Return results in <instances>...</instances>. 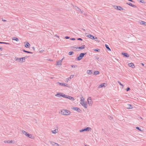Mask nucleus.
I'll use <instances>...</instances> for the list:
<instances>
[{
  "label": "nucleus",
  "mask_w": 146,
  "mask_h": 146,
  "mask_svg": "<svg viewBox=\"0 0 146 146\" xmlns=\"http://www.w3.org/2000/svg\"><path fill=\"white\" fill-rule=\"evenodd\" d=\"M59 113L63 115H68L70 114V112L69 110L63 109L61 110Z\"/></svg>",
  "instance_id": "1"
},
{
  "label": "nucleus",
  "mask_w": 146,
  "mask_h": 146,
  "mask_svg": "<svg viewBox=\"0 0 146 146\" xmlns=\"http://www.w3.org/2000/svg\"><path fill=\"white\" fill-rule=\"evenodd\" d=\"M22 133L25 134L26 136L28 137L29 138L31 139H34V137H33L32 135L31 134H30L28 133L27 132H26L24 130L22 131Z\"/></svg>",
  "instance_id": "2"
},
{
  "label": "nucleus",
  "mask_w": 146,
  "mask_h": 146,
  "mask_svg": "<svg viewBox=\"0 0 146 146\" xmlns=\"http://www.w3.org/2000/svg\"><path fill=\"white\" fill-rule=\"evenodd\" d=\"M81 102H80V104L84 107L86 108H87V105L85 103L84 101V98H83V97H82L81 98Z\"/></svg>",
  "instance_id": "3"
},
{
  "label": "nucleus",
  "mask_w": 146,
  "mask_h": 146,
  "mask_svg": "<svg viewBox=\"0 0 146 146\" xmlns=\"http://www.w3.org/2000/svg\"><path fill=\"white\" fill-rule=\"evenodd\" d=\"M86 53H81L79 56L77 57V59L78 60H80L81 59H82V58L84 56V55H86Z\"/></svg>",
  "instance_id": "4"
},
{
  "label": "nucleus",
  "mask_w": 146,
  "mask_h": 146,
  "mask_svg": "<svg viewBox=\"0 0 146 146\" xmlns=\"http://www.w3.org/2000/svg\"><path fill=\"white\" fill-rule=\"evenodd\" d=\"M55 96L58 97H63L65 98V95L61 93H58L55 95Z\"/></svg>",
  "instance_id": "5"
},
{
  "label": "nucleus",
  "mask_w": 146,
  "mask_h": 146,
  "mask_svg": "<svg viewBox=\"0 0 146 146\" xmlns=\"http://www.w3.org/2000/svg\"><path fill=\"white\" fill-rule=\"evenodd\" d=\"M75 9L76 11H78L80 13L83 14H85L84 12L83 11L81 10V9L75 6Z\"/></svg>",
  "instance_id": "6"
},
{
  "label": "nucleus",
  "mask_w": 146,
  "mask_h": 146,
  "mask_svg": "<svg viewBox=\"0 0 146 146\" xmlns=\"http://www.w3.org/2000/svg\"><path fill=\"white\" fill-rule=\"evenodd\" d=\"M88 102L89 106H92L93 104V102L92 101L91 98L89 97L87 99Z\"/></svg>",
  "instance_id": "7"
},
{
  "label": "nucleus",
  "mask_w": 146,
  "mask_h": 146,
  "mask_svg": "<svg viewBox=\"0 0 146 146\" xmlns=\"http://www.w3.org/2000/svg\"><path fill=\"white\" fill-rule=\"evenodd\" d=\"M65 98H67V99H68L72 101H74L75 100L74 98H73V97H72L70 96L66 95H65Z\"/></svg>",
  "instance_id": "8"
},
{
  "label": "nucleus",
  "mask_w": 146,
  "mask_h": 146,
  "mask_svg": "<svg viewBox=\"0 0 146 146\" xmlns=\"http://www.w3.org/2000/svg\"><path fill=\"white\" fill-rule=\"evenodd\" d=\"M57 83L59 85H60L61 86H66L67 87H69V86L67 84H64V83H60V82H58Z\"/></svg>",
  "instance_id": "9"
},
{
  "label": "nucleus",
  "mask_w": 146,
  "mask_h": 146,
  "mask_svg": "<svg viewBox=\"0 0 146 146\" xmlns=\"http://www.w3.org/2000/svg\"><path fill=\"white\" fill-rule=\"evenodd\" d=\"M50 143L53 146H59V145L56 143L51 141H50Z\"/></svg>",
  "instance_id": "10"
},
{
  "label": "nucleus",
  "mask_w": 146,
  "mask_h": 146,
  "mask_svg": "<svg viewBox=\"0 0 146 146\" xmlns=\"http://www.w3.org/2000/svg\"><path fill=\"white\" fill-rule=\"evenodd\" d=\"M63 58L60 60L57 61V64H56V65H57V66L59 65H62V60H63Z\"/></svg>",
  "instance_id": "11"
},
{
  "label": "nucleus",
  "mask_w": 146,
  "mask_h": 146,
  "mask_svg": "<svg viewBox=\"0 0 146 146\" xmlns=\"http://www.w3.org/2000/svg\"><path fill=\"white\" fill-rule=\"evenodd\" d=\"M72 109L74 110H76L78 112L80 113L81 110L78 108H73Z\"/></svg>",
  "instance_id": "12"
},
{
  "label": "nucleus",
  "mask_w": 146,
  "mask_h": 146,
  "mask_svg": "<svg viewBox=\"0 0 146 146\" xmlns=\"http://www.w3.org/2000/svg\"><path fill=\"white\" fill-rule=\"evenodd\" d=\"M115 9H116L118 10H122V8L120 7L117 6H114Z\"/></svg>",
  "instance_id": "13"
},
{
  "label": "nucleus",
  "mask_w": 146,
  "mask_h": 146,
  "mask_svg": "<svg viewBox=\"0 0 146 146\" xmlns=\"http://www.w3.org/2000/svg\"><path fill=\"white\" fill-rule=\"evenodd\" d=\"M58 127H57L56 128V129L54 130H52L51 131L52 133H57V132H58Z\"/></svg>",
  "instance_id": "14"
},
{
  "label": "nucleus",
  "mask_w": 146,
  "mask_h": 146,
  "mask_svg": "<svg viewBox=\"0 0 146 146\" xmlns=\"http://www.w3.org/2000/svg\"><path fill=\"white\" fill-rule=\"evenodd\" d=\"M22 58H19L16 57L15 58V60L16 61H18V62H22Z\"/></svg>",
  "instance_id": "15"
},
{
  "label": "nucleus",
  "mask_w": 146,
  "mask_h": 146,
  "mask_svg": "<svg viewBox=\"0 0 146 146\" xmlns=\"http://www.w3.org/2000/svg\"><path fill=\"white\" fill-rule=\"evenodd\" d=\"M128 65L129 66L133 68H135V67L134 64L132 63H129Z\"/></svg>",
  "instance_id": "16"
},
{
  "label": "nucleus",
  "mask_w": 146,
  "mask_h": 146,
  "mask_svg": "<svg viewBox=\"0 0 146 146\" xmlns=\"http://www.w3.org/2000/svg\"><path fill=\"white\" fill-rule=\"evenodd\" d=\"M126 108L127 109H132V106L130 104H127L126 105Z\"/></svg>",
  "instance_id": "17"
},
{
  "label": "nucleus",
  "mask_w": 146,
  "mask_h": 146,
  "mask_svg": "<svg viewBox=\"0 0 146 146\" xmlns=\"http://www.w3.org/2000/svg\"><path fill=\"white\" fill-rule=\"evenodd\" d=\"M86 36L87 37H89L92 39H94V36L90 34H89V35H87Z\"/></svg>",
  "instance_id": "18"
},
{
  "label": "nucleus",
  "mask_w": 146,
  "mask_h": 146,
  "mask_svg": "<svg viewBox=\"0 0 146 146\" xmlns=\"http://www.w3.org/2000/svg\"><path fill=\"white\" fill-rule=\"evenodd\" d=\"M121 54L122 55L126 57H128L129 56V55L127 53L122 52Z\"/></svg>",
  "instance_id": "19"
},
{
  "label": "nucleus",
  "mask_w": 146,
  "mask_h": 146,
  "mask_svg": "<svg viewBox=\"0 0 146 146\" xmlns=\"http://www.w3.org/2000/svg\"><path fill=\"white\" fill-rule=\"evenodd\" d=\"M85 45H83L81 46L78 47L77 48H76V49H83L85 48Z\"/></svg>",
  "instance_id": "20"
},
{
  "label": "nucleus",
  "mask_w": 146,
  "mask_h": 146,
  "mask_svg": "<svg viewBox=\"0 0 146 146\" xmlns=\"http://www.w3.org/2000/svg\"><path fill=\"white\" fill-rule=\"evenodd\" d=\"M30 45L28 42H26V43L25 44V46L26 48H29L30 46Z\"/></svg>",
  "instance_id": "21"
},
{
  "label": "nucleus",
  "mask_w": 146,
  "mask_h": 146,
  "mask_svg": "<svg viewBox=\"0 0 146 146\" xmlns=\"http://www.w3.org/2000/svg\"><path fill=\"white\" fill-rule=\"evenodd\" d=\"M84 129V130L85 131H91V130L92 129L91 128H90V127H86Z\"/></svg>",
  "instance_id": "22"
},
{
  "label": "nucleus",
  "mask_w": 146,
  "mask_h": 146,
  "mask_svg": "<svg viewBox=\"0 0 146 146\" xmlns=\"http://www.w3.org/2000/svg\"><path fill=\"white\" fill-rule=\"evenodd\" d=\"M28 56H25L22 58V62H25V60L27 58Z\"/></svg>",
  "instance_id": "23"
},
{
  "label": "nucleus",
  "mask_w": 146,
  "mask_h": 146,
  "mask_svg": "<svg viewBox=\"0 0 146 146\" xmlns=\"http://www.w3.org/2000/svg\"><path fill=\"white\" fill-rule=\"evenodd\" d=\"M4 142L5 143H12L13 142L12 140L4 141Z\"/></svg>",
  "instance_id": "24"
},
{
  "label": "nucleus",
  "mask_w": 146,
  "mask_h": 146,
  "mask_svg": "<svg viewBox=\"0 0 146 146\" xmlns=\"http://www.w3.org/2000/svg\"><path fill=\"white\" fill-rule=\"evenodd\" d=\"M87 73L90 75H91L92 74V70H88L87 71Z\"/></svg>",
  "instance_id": "25"
},
{
  "label": "nucleus",
  "mask_w": 146,
  "mask_h": 146,
  "mask_svg": "<svg viewBox=\"0 0 146 146\" xmlns=\"http://www.w3.org/2000/svg\"><path fill=\"white\" fill-rule=\"evenodd\" d=\"M106 84V83H104V84H101L99 86V88H102L103 87H105V86L104 84Z\"/></svg>",
  "instance_id": "26"
},
{
  "label": "nucleus",
  "mask_w": 146,
  "mask_h": 146,
  "mask_svg": "<svg viewBox=\"0 0 146 146\" xmlns=\"http://www.w3.org/2000/svg\"><path fill=\"white\" fill-rule=\"evenodd\" d=\"M105 46L106 48L108 50H109V51L111 50V49L109 47V46L107 44H105Z\"/></svg>",
  "instance_id": "27"
},
{
  "label": "nucleus",
  "mask_w": 146,
  "mask_h": 146,
  "mask_svg": "<svg viewBox=\"0 0 146 146\" xmlns=\"http://www.w3.org/2000/svg\"><path fill=\"white\" fill-rule=\"evenodd\" d=\"M94 58L96 60H98L99 61H102L101 59H99V57L97 56H94Z\"/></svg>",
  "instance_id": "28"
},
{
  "label": "nucleus",
  "mask_w": 146,
  "mask_h": 146,
  "mask_svg": "<svg viewBox=\"0 0 146 146\" xmlns=\"http://www.w3.org/2000/svg\"><path fill=\"white\" fill-rule=\"evenodd\" d=\"M23 51L24 52H27V53H31V54H32L33 53L32 52H30V51H27L26 50H25L24 49L23 50Z\"/></svg>",
  "instance_id": "29"
},
{
  "label": "nucleus",
  "mask_w": 146,
  "mask_h": 146,
  "mask_svg": "<svg viewBox=\"0 0 146 146\" xmlns=\"http://www.w3.org/2000/svg\"><path fill=\"white\" fill-rule=\"evenodd\" d=\"M141 24L142 25H146V22H145L143 21H141V22H140Z\"/></svg>",
  "instance_id": "30"
},
{
  "label": "nucleus",
  "mask_w": 146,
  "mask_h": 146,
  "mask_svg": "<svg viewBox=\"0 0 146 146\" xmlns=\"http://www.w3.org/2000/svg\"><path fill=\"white\" fill-rule=\"evenodd\" d=\"M99 72L97 71H94V74L95 75H96L99 74Z\"/></svg>",
  "instance_id": "31"
},
{
  "label": "nucleus",
  "mask_w": 146,
  "mask_h": 146,
  "mask_svg": "<svg viewBox=\"0 0 146 146\" xmlns=\"http://www.w3.org/2000/svg\"><path fill=\"white\" fill-rule=\"evenodd\" d=\"M12 40H15L16 41H18L19 40L16 37H13L12 39Z\"/></svg>",
  "instance_id": "32"
},
{
  "label": "nucleus",
  "mask_w": 146,
  "mask_h": 146,
  "mask_svg": "<svg viewBox=\"0 0 146 146\" xmlns=\"http://www.w3.org/2000/svg\"><path fill=\"white\" fill-rule=\"evenodd\" d=\"M74 54V52L73 51H70L68 52V55H72Z\"/></svg>",
  "instance_id": "33"
},
{
  "label": "nucleus",
  "mask_w": 146,
  "mask_h": 146,
  "mask_svg": "<svg viewBox=\"0 0 146 146\" xmlns=\"http://www.w3.org/2000/svg\"><path fill=\"white\" fill-rule=\"evenodd\" d=\"M94 40L97 42H99L100 41V40H98V39L96 37L94 38Z\"/></svg>",
  "instance_id": "34"
},
{
  "label": "nucleus",
  "mask_w": 146,
  "mask_h": 146,
  "mask_svg": "<svg viewBox=\"0 0 146 146\" xmlns=\"http://www.w3.org/2000/svg\"><path fill=\"white\" fill-rule=\"evenodd\" d=\"M118 82L119 83V84L121 85V86H122V88H123V87H124V86L121 84V82H120L119 81H118Z\"/></svg>",
  "instance_id": "35"
},
{
  "label": "nucleus",
  "mask_w": 146,
  "mask_h": 146,
  "mask_svg": "<svg viewBox=\"0 0 146 146\" xmlns=\"http://www.w3.org/2000/svg\"><path fill=\"white\" fill-rule=\"evenodd\" d=\"M0 44H9V43H7L6 42H0Z\"/></svg>",
  "instance_id": "36"
},
{
  "label": "nucleus",
  "mask_w": 146,
  "mask_h": 146,
  "mask_svg": "<svg viewBox=\"0 0 146 146\" xmlns=\"http://www.w3.org/2000/svg\"><path fill=\"white\" fill-rule=\"evenodd\" d=\"M94 51H97V52H99L100 51V49H94Z\"/></svg>",
  "instance_id": "37"
},
{
  "label": "nucleus",
  "mask_w": 146,
  "mask_h": 146,
  "mask_svg": "<svg viewBox=\"0 0 146 146\" xmlns=\"http://www.w3.org/2000/svg\"><path fill=\"white\" fill-rule=\"evenodd\" d=\"M130 90V88L129 87H127V88L126 89V90L128 92Z\"/></svg>",
  "instance_id": "38"
},
{
  "label": "nucleus",
  "mask_w": 146,
  "mask_h": 146,
  "mask_svg": "<svg viewBox=\"0 0 146 146\" xmlns=\"http://www.w3.org/2000/svg\"><path fill=\"white\" fill-rule=\"evenodd\" d=\"M136 128L137 129L139 130L140 131H141V129L138 127H136Z\"/></svg>",
  "instance_id": "39"
},
{
  "label": "nucleus",
  "mask_w": 146,
  "mask_h": 146,
  "mask_svg": "<svg viewBox=\"0 0 146 146\" xmlns=\"http://www.w3.org/2000/svg\"><path fill=\"white\" fill-rule=\"evenodd\" d=\"M127 4L128 5H129L131 6V5H132V3H127Z\"/></svg>",
  "instance_id": "40"
},
{
  "label": "nucleus",
  "mask_w": 146,
  "mask_h": 146,
  "mask_svg": "<svg viewBox=\"0 0 146 146\" xmlns=\"http://www.w3.org/2000/svg\"><path fill=\"white\" fill-rule=\"evenodd\" d=\"M140 2L143 3H145V1L143 0H140Z\"/></svg>",
  "instance_id": "41"
},
{
  "label": "nucleus",
  "mask_w": 146,
  "mask_h": 146,
  "mask_svg": "<svg viewBox=\"0 0 146 146\" xmlns=\"http://www.w3.org/2000/svg\"><path fill=\"white\" fill-rule=\"evenodd\" d=\"M74 76V75H71L69 78L70 79L72 78H73Z\"/></svg>",
  "instance_id": "42"
},
{
  "label": "nucleus",
  "mask_w": 146,
  "mask_h": 146,
  "mask_svg": "<svg viewBox=\"0 0 146 146\" xmlns=\"http://www.w3.org/2000/svg\"><path fill=\"white\" fill-rule=\"evenodd\" d=\"M84 131H85L84 130V129H82L80 130V132H83Z\"/></svg>",
  "instance_id": "43"
},
{
  "label": "nucleus",
  "mask_w": 146,
  "mask_h": 146,
  "mask_svg": "<svg viewBox=\"0 0 146 146\" xmlns=\"http://www.w3.org/2000/svg\"><path fill=\"white\" fill-rule=\"evenodd\" d=\"M77 40H81V41H82V39L81 38H77Z\"/></svg>",
  "instance_id": "44"
},
{
  "label": "nucleus",
  "mask_w": 146,
  "mask_h": 146,
  "mask_svg": "<svg viewBox=\"0 0 146 146\" xmlns=\"http://www.w3.org/2000/svg\"><path fill=\"white\" fill-rule=\"evenodd\" d=\"M65 38L66 39H69L70 38V37L68 36H66L65 37Z\"/></svg>",
  "instance_id": "45"
},
{
  "label": "nucleus",
  "mask_w": 146,
  "mask_h": 146,
  "mask_svg": "<svg viewBox=\"0 0 146 146\" xmlns=\"http://www.w3.org/2000/svg\"><path fill=\"white\" fill-rule=\"evenodd\" d=\"M70 39L71 40H75V38H70Z\"/></svg>",
  "instance_id": "46"
},
{
  "label": "nucleus",
  "mask_w": 146,
  "mask_h": 146,
  "mask_svg": "<svg viewBox=\"0 0 146 146\" xmlns=\"http://www.w3.org/2000/svg\"><path fill=\"white\" fill-rule=\"evenodd\" d=\"M66 82H68V81H69L70 80H69V78H67L66 79Z\"/></svg>",
  "instance_id": "47"
},
{
  "label": "nucleus",
  "mask_w": 146,
  "mask_h": 146,
  "mask_svg": "<svg viewBox=\"0 0 146 146\" xmlns=\"http://www.w3.org/2000/svg\"><path fill=\"white\" fill-rule=\"evenodd\" d=\"M132 7H136V6L134 5H132L131 6Z\"/></svg>",
  "instance_id": "48"
},
{
  "label": "nucleus",
  "mask_w": 146,
  "mask_h": 146,
  "mask_svg": "<svg viewBox=\"0 0 146 146\" xmlns=\"http://www.w3.org/2000/svg\"><path fill=\"white\" fill-rule=\"evenodd\" d=\"M44 50H42L40 51V52H44Z\"/></svg>",
  "instance_id": "49"
},
{
  "label": "nucleus",
  "mask_w": 146,
  "mask_h": 146,
  "mask_svg": "<svg viewBox=\"0 0 146 146\" xmlns=\"http://www.w3.org/2000/svg\"><path fill=\"white\" fill-rule=\"evenodd\" d=\"M76 47H75L74 48H73V49L72 50L74 51H76Z\"/></svg>",
  "instance_id": "50"
},
{
  "label": "nucleus",
  "mask_w": 146,
  "mask_h": 146,
  "mask_svg": "<svg viewBox=\"0 0 146 146\" xmlns=\"http://www.w3.org/2000/svg\"><path fill=\"white\" fill-rule=\"evenodd\" d=\"M71 66L72 67V68H75L76 67V66H74V65H71Z\"/></svg>",
  "instance_id": "51"
},
{
  "label": "nucleus",
  "mask_w": 146,
  "mask_h": 146,
  "mask_svg": "<svg viewBox=\"0 0 146 146\" xmlns=\"http://www.w3.org/2000/svg\"><path fill=\"white\" fill-rule=\"evenodd\" d=\"M3 49V48L2 47H0V50H1V51Z\"/></svg>",
  "instance_id": "52"
},
{
  "label": "nucleus",
  "mask_w": 146,
  "mask_h": 146,
  "mask_svg": "<svg viewBox=\"0 0 146 146\" xmlns=\"http://www.w3.org/2000/svg\"><path fill=\"white\" fill-rule=\"evenodd\" d=\"M112 118H113V117H110V118H109V119H112Z\"/></svg>",
  "instance_id": "53"
},
{
  "label": "nucleus",
  "mask_w": 146,
  "mask_h": 146,
  "mask_svg": "<svg viewBox=\"0 0 146 146\" xmlns=\"http://www.w3.org/2000/svg\"><path fill=\"white\" fill-rule=\"evenodd\" d=\"M32 48L33 50H35V47H32Z\"/></svg>",
  "instance_id": "54"
},
{
  "label": "nucleus",
  "mask_w": 146,
  "mask_h": 146,
  "mask_svg": "<svg viewBox=\"0 0 146 146\" xmlns=\"http://www.w3.org/2000/svg\"><path fill=\"white\" fill-rule=\"evenodd\" d=\"M128 1H131V2H133V1H132V0H128Z\"/></svg>",
  "instance_id": "55"
},
{
  "label": "nucleus",
  "mask_w": 146,
  "mask_h": 146,
  "mask_svg": "<svg viewBox=\"0 0 146 146\" xmlns=\"http://www.w3.org/2000/svg\"><path fill=\"white\" fill-rule=\"evenodd\" d=\"M2 21H6V20H5V19H3L2 20Z\"/></svg>",
  "instance_id": "56"
},
{
  "label": "nucleus",
  "mask_w": 146,
  "mask_h": 146,
  "mask_svg": "<svg viewBox=\"0 0 146 146\" xmlns=\"http://www.w3.org/2000/svg\"><path fill=\"white\" fill-rule=\"evenodd\" d=\"M141 64L143 66L144 65V64L143 63H141Z\"/></svg>",
  "instance_id": "57"
},
{
  "label": "nucleus",
  "mask_w": 146,
  "mask_h": 146,
  "mask_svg": "<svg viewBox=\"0 0 146 146\" xmlns=\"http://www.w3.org/2000/svg\"><path fill=\"white\" fill-rule=\"evenodd\" d=\"M84 31H85V29H82Z\"/></svg>",
  "instance_id": "58"
},
{
  "label": "nucleus",
  "mask_w": 146,
  "mask_h": 146,
  "mask_svg": "<svg viewBox=\"0 0 146 146\" xmlns=\"http://www.w3.org/2000/svg\"><path fill=\"white\" fill-rule=\"evenodd\" d=\"M49 60V61H52V60Z\"/></svg>",
  "instance_id": "59"
}]
</instances>
